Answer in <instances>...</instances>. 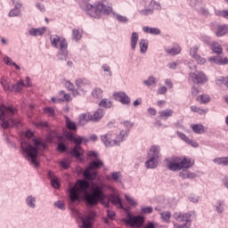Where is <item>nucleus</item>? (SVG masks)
Wrapping results in <instances>:
<instances>
[{
  "instance_id": "1",
  "label": "nucleus",
  "mask_w": 228,
  "mask_h": 228,
  "mask_svg": "<svg viewBox=\"0 0 228 228\" xmlns=\"http://www.w3.org/2000/svg\"><path fill=\"white\" fill-rule=\"evenodd\" d=\"M102 167H104V163L96 159L90 162L86 168L83 171L82 175L84 179H77L74 185L69 184L68 188L69 200L70 204H80L81 203V193H86L90 183L88 181H95L97 179V171Z\"/></svg>"
},
{
  "instance_id": "29",
  "label": "nucleus",
  "mask_w": 228,
  "mask_h": 228,
  "mask_svg": "<svg viewBox=\"0 0 228 228\" xmlns=\"http://www.w3.org/2000/svg\"><path fill=\"white\" fill-rule=\"evenodd\" d=\"M83 148L81 146L75 145L73 149L69 151V154L73 156V158H81L83 156Z\"/></svg>"
},
{
  "instance_id": "30",
  "label": "nucleus",
  "mask_w": 228,
  "mask_h": 228,
  "mask_svg": "<svg viewBox=\"0 0 228 228\" xmlns=\"http://www.w3.org/2000/svg\"><path fill=\"white\" fill-rule=\"evenodd\" d=\"M25 202L28 208H30V209H35V208H37V198L33 195H28L25 199Z\"/></svg>"
},
{
  "instance_id": "63",
  "label": "nucleus",
  "mask_w": 228,
  "mask_h": 228,
  "mask_svg": "<svg viewBox=\"0 0 228 228\" xmlns=\"http://www.w3.org/2000/svg\"><path fill=\"white\" fill-rule=\"evenodd\" d=\"M196 61H197V63L199 64V65H205V63H206V58H204V57H202V56H200V55H199L198 57H196L195 59H194Z\"/></svg>"
},
{
  "instance_id": "28",
  "label": "nucleus",
  "mask_w": 228,
  "mask_h": 228,
  "mask_svg": "<svg viewBox=\"0 0 228 228\" xmlns=\"http://www.w3.org/2000/svg\"><path fill=\"white\" fill-rule=\"evenodd\" d=\"M216 85H217V86H220V88H225V90H227L228 77H219L217 79H216Z\"/></svg>"
},
{
  "instance_id": "51",
  "label": "nucleus",
  "mask_w": 228,
  "mask_h": 228,
  "mask_svg": "<svg viewBox=\"0 0 228 228\" xmlns=\"http://www.w3.org/2000/svg\"><path fill=\"white\" fill-rule=\"evenodd\" d=\"M190 56L194 60L199 56V46L195 45L190 49Z\"/></svg>"
},
{
  "instance_id": "20",
  "label": "nucleus",
  "mask_w": 228,
  "mask_h": 228,
  "mask_svg": "<svg viewBox=\"0 0 228 228\" xmlns=\"http://www.w3.org/2000/svg\"><path fill=\"white\" fill-rule=\"evenodd\" d=\"M64 118H65L66 128L69 131H73V133H76V131H77V123L71 121L69 116H64Z\"/></svg>"
},
{
  "instance_id": "57",
  "label": "nucleus",
  "mask_w": 228,
  "mask_h": 228,
  "mask_svg": "<svg viewBox=\"0 0 228 228\" xmlns=\"http://www.w3.org/2000/svg\"><path fill=\"white\" fill-rule=\"evenodd\" d=\"M35 126L37 129H42V127H49V123L47 121H39Z\"/></svg>"
},
{
  "instance_id": "49",
  "label": "nucleus",
  "mask_w": 228,
  "mask_h": 228,
  "mask_svg": "<svg viewBox=\"0 0 228 228\" xmlns=\"http://www.w3.org/2000/svg\"><path fill=\"white\" fill-rule=\"evenodd\" d=\"M83 35H81V32H79L78 29L74 28L72 30V38L76 40V42H79L81 40Z\"/></svg>"
},
{
  "instance_id": "8",
  "label": "nucleus",
  "mask_w": 228,
  "mask_h": 228,
  "mask_svg": "<svg viewBox=\"0 0 228 228\" xmlns=\"http://www.w3.org/2000/svg\"><path fill=\"white\" fill-rule=\"evenodd\" d=\"M126 138H127V132H124V130L119 132V134L116 139H113V134L110 132L101 135V140L105 147H115V145L118 146L126 140Z\"/></svg>"
},
{
  "instance_id": "10",
  "label": "nucleus",
  "mask_w": 228,
  "mask_h": 228,
  "mask_svg": "<svg viewBox=\"0 0 228 228\" xmlns=\"http://www.w3.org/2000/svg\"><path fill=\"white\" fill-rule=\"evenodd\" d=\"M75 85L77 89L74 91L73 95H79V94L85 95L88 92V88H90V80L78 78L76 80Z\"/></svg>"
},
{
  "instance_id": "7",
  "label": "nucleus",
  "mask_w": 228,
  "mask_h": 228,
  "mask_svg": "<svg viewBox=\"0 0 228 228\" xmlns=\"http://www.w3.org/2000/svg\"><path fill=\"white\" fill-rule=\"evenodd\" d=\"M50 42L52 47L59 49L57 58L61 61L67 60V57L69 56V43L67 42V39H61L60 36L54 35L50 37Z\"/></svg>"
},
{
  "instance_id": "17",
  "label": "nucleus",
  "mask_w": 228,
  "mask_h": 228,
  "mask_svg": "<svg viewBox=\"0 0 228 228\" xmlns=\"http://www.w3.org/2000/svg\"><path fill=\"white\" fill-rule=\"evenodd\" d=\"M213 29H216L215 31L216 37H224V35H227L228 33V25L227 24L218 25V24L213 23Z\"/></svg>"
},
{
  "instance_id": "52",
  "label": "nucleus",
  "mask_w": 228,
  "mask_h": 228,
  "mask_svg": "<svg viewBox=\"0 0 228 228\" xmlns=\"http://www.w3.org/2000/svg\"><path fill=\"white\" fill-rule=\"evenodd\" d=\"M99 106H101L102 108H111L113 104L111 103V101H108V99H102L100 102Z\"/></svg>"
},
{
  "instance_id": "27",
  "label": "nucleus",
  "mask_w": 228,
  "mask_h": 228,
  "mask_svg": "<svg viewBox=\"0 0 228 228\" xmlns=\"http://www.w3.org/2000/svg\"><path fill=\"white\" fill-rule=\"evenodd\" d=\"M104 117V110L98 109L94 114H91L92 122H99Z\"/></svg>"
},
{
  "instance_id": "21",
  "label": "nucleus",
  "mask_w": 228,
  "mask_h": 228,
  "mask_svg": "<svg viewBox=\"0 0 228 228\" xmlns=\"http://www.w3.org/2000/svg\"><path fill=\"white\" fill-rule=\"evenodd\" d=\"M90 120L92 121V114L90 112L83 113L78 117V124L80 126H86Z\"/></svg>"
},
{
  "instance_id": "22",
  "label": "nucleus",
  "mask_w": 228,
  "mask_h": 228,
  "mask_svg": "<svg viewBox=\"0 0 228 228\" xmlns=\"http://www.w3.org/2000/svg\"><path fill=\"white\" fill-rule=\"evenodd\" d=\"M159 152H161V148L159 145H152L150 149L148 156L149 158H154L156 159H159Z\"/></svg>"
},
{
  "instance_id": "34",
  "label": "nucleus",
  "mask_w": 228,
  "mask_h": 228,
  "mask_svg": "<svg viewBox=\"0 0 228 228\" xmlns=\"http://www.w3.org/2000/svg\"><path fill=\"white\" fill-rule=\"evenodd\" d=\"M138 38H139L138 34L136 32H133L130 39V45H131L132 51H134V49H136V45L138 44Z\"/></svg>"
},
{
  "instance_id": "32",
  "label": "nucleus",
  "mask_w": 228,
  "mask_h": 228,
  "mask_svg": "<svg viewBox=\"0 0 228 228\" xmlns=\"http://www.w3.org/2000/svg\"><path fill=\"white\" fill-rule=\"evenodd\" d=\"M215 165H221V167H228V156L227 157H217L213 159Z\"/></svg>"
},
{
  "instance_id": "47",
  "label": "nucleus",
  "mask_w": 228,
  "mask_h": 228,
  "mask_svg": "<svg viewBox=\"0 0 228 228\" xmlns=\"http://www.w3.org/2000/svg\"><path fill=\"white\" fill-rule=\"evenodd\" d=\"M225 205L224 204V201L222 200H217L216 201V213H218L219 215H222V213H224V207Z\"/></svg>"
},
{
  "instance_id": "44",
  "label": "nucleus",
  "mask_w": 228,
  "mask_h": 228,
  "mask_svg": "<svg viewBox=\"0 0 228 228\" xmlns=\"http://www.w3.org/2000/svg\"><path fill=\"white\" fill-rule=\"evenodd\" d=\"M4 92H10L12 86H10V83H8V79L6 77H2L0 81Z\"/></svg>"
},
{
  "instance_id": "41",
  "label": "nucleus",
  "mask_w": 228,
  "mask_h": 228,
  "mask_svg": "<svg viewBox=\"0 0 228 228\" xmlns=\"http://www.w3.org/2000/svg\"><path fill=\"white\" fill-rule=\"evenodd\" d=\"M142 83L145 86H148V88H149V87L156 85V83H158V79L156 77L151 76L148 77V79L143 80Z\"/></svg>"
},
{
  "instance_id": "11",
  "label": "nucleus",
  "mask_w": 228,
  "mask_h": 228,
  "mask_svg": "<svg viewBox=\"0 0 228 228\" xmlns=\"http://www.w3.org/2000/svg\"><path fill=\"white\" fill-rule=\"evenodd\" d=\"M145 219L142 216H134L131 213L126 215V218L124 219L126 225H130V227H142L143 225Z\"/></svg>"
},
{
  "instance_id": "61",
  "label": "nucleus",
  "mask_w": 228,
  "mask_h": 228,
  "mask_svg": "<svg viewBox=\"0 0 228 228\" xmlns=\"http://www.w3.org/2000/svg\"><path fill=\"white\" fill-rule=\"evenodd\" d=\"M60 167L67 170L70 167V160H61L60 162Z\"/></svg>"
},
{
  "instance_id": "62",
  "label": "nucleus",
  "mask_w": 228,
  "mask_h": 228,
  "mask_svg": "<svg viewBox=\"0 0 228 228\" xmlns=\"http://www.w3.org/2000/svg\"><path fill=\"white\" fill-rule=\"evenodd\" d=\"M5 140L8 147H11L12 149H17V143H15L13 141H11L10 137H6Z\"/></svg>"
},
{
  "instance_id": "43",
  "label": "nucleus",
  "mask_w": 228,
  "mask_h": 228,
  "mask_svg": "<svg viewBox=\"0 0 228 228\" xmlns=\"http://www.w3.org/2000/svg\"><path fill=\"white\" fill-rule=\"evenodd\" d=\"M159 215L163 222H166L167 224H170V218H172V213L170 211L160 212Z\"/></svg>"
},
{
  "instance_id": "5",
  "label": "nucleus",
  "mask_w": 228,
  "mask_h": 228,
  "mask_svg": "<svg viewBox=\"0 0 228 228\" xmlns=\"http://www.w3.org/2000/svg\"><path fill=\"white\" fill-rule=\"evenodd\" d=\"M17 109L13 106L0 104V126L2 129H10V127H19L20 119L15 117Z\"/></svg>"
},
{
  "instance_id": "35",
  "label": "nucleus",
  "mask_w": 228,
  "mask_h": 228,
  "mask_svg": "<svg viewBox=\"0 0 228 228\" xmlns=\"http://www.w3.org/2000/svg\"><path fill=\"white\" fill-rule=\"evenodd\" d=\"M122 173L113 172L110 174V177H108L109 181H114V183H122Z\"/></svg>"
},
{
  "instance_id": "12",
  "label": "nucleus",
  "mask_w": 228,
  "mask_h": 228,
  "mask_svg": "<svg viewBox=\"0 0 228 228\" xmlns=\"http://www.w3.org/2000/svg\"><path fill=\"white\" fill-rule=\"evenodd\" d=\"M14 8L11 9L8 17H20L22 15V2L20 0H11Z\"/></svg>"
},
{
  "instance_id": "48",
  "label": "nucleus",
  "mask_w": 228,
  "mask_h": 228,
  "mask_svg": "<svg viewBox=\"0 0 228 228\" xmlns=\"http://www.w3.org/2000/svg\"><path fill=\"white\" fill-rule=\"evenodd\" d=\"M191 110L194 113H199V115H206L208 113V110L197 106H191Z\"/></svg>"
},
{
  "instance_id": "60",
  "label": "nucleus",
  "mask_w": 228,
  "mask_h": 228,
  "mask_svg": "<svg viewBox=\"0 0 228 228\" xmlns=\"http://www.w3.org/2000/svg\"><path fill=\"white\" fill-rule=\"evenodd\" d=\"M174 227L175 228H190V227H191V223H183L182 224H179L177 223H175Z\"/></svg>"
},
{
  "instance_id": "45",
  "label": "nucleus",
  "mask_w": 228,
  "mask_h": 228,
  "mask_svg": "<svg viewBox=\"0 0 228 228\" xmlns=\"http://www.w3.org/2000/svg\"><path fill=\"white\" fill-rule=\"evenodd\" d=\"M197 101L200 102V104H208L211 99L209 98V95L208 94H201L200 96L197 97Z\"/></svg>"
},
{
  "instance_id": "6",
  "label": "nucleus",
  "mask_w": 228,
  "mask_h": 228,
  "mask_svg": "<svg viewBox=\"0 0 228 228\" xmlns=\"http://www.w3.org/2000/svg\"><path fill=\"white\" fill-rule=\"evenodd\" d=\"M164 163L171 172H179V170L191 168L193 167V163H191V159H188L184 157L181 159V157L173 155L169 158L164 159Z\"/></svg>"
},
{
  "instance_id": "53",
  "label": "nucleus",
  "mask_w": 228,
  "mask_h": 228,
  "mask_svg": "<svg viewBox=\"0 0 228 228\" xmlns=\"http://www.w3.org/2000/svg\"><path fill=\"white\" fill-rule=\"evenodd\" d=\"M116 19L118 21L121 22L122 24H126L129 22V19L127 17L120 14H116Z\"/></svg>"
},
{
  "instance_id": "16",
  "label": "nucleus",
  "mask_w": 228,
  "mask_h": 228,
  "mask_svg": "<svg viewBox=\"0 0 228 228\" xmlns=\"http://www.w3.org/2000/svg\"><path fill=\"white\" fill-rule=\"evenodd\" d=\"M95 217V212L91 211L86 217H82L81 228H92L94 225V218Z\"/></svg>"
},
{
  "instance_id": "15",
  "label": "nucleus",
  "mask_w": 228,
  "mask_h": 228,
  "mask_svg": "<svg viewBox=\"0 0 228 228\" xmlns=\"http://www.w3.org/2000/svg\"><path fill=\"white\" fill-rule=\"evenodd\" d=\"M64 136L69 142L75 143V145H77V147H81V143H83V140H85V138L79 135L76 137L72 132H67L64 134Z\"/></svg>"
},
{
  "instance_id": "24",
  "label": "nucleus",
  "mask_w": 228,
  "mask_h": 228,
  "mask_svg": "<svg viewBox=\"0 0 228 228\" xmlns=\"http://www.w3.org/2000/svg\"><path fill=\"white\" fill-rule=\"evenodd\" d=\"M45 31H47V28L45 27H42L39 28H32L28 30V35H30V37H42V35H44Z\"/></svg>"
},
{
  "instance_id": "26",
  "label": "nucleus",
  "mask_w": 228,
  "mask_h": 228,
  "mask_svg": "<svg viewBox=\"0 0 228 228\" xmlns=\"http://www.w3.org/2000/svg\"><path fill=\"white\" fill-rule=\"evenodd\" d=\"M174 116V110L172 109H166L164 110L159 111V117L160 118H163L164 120H167L170 118V117Z\"/></svg>"
},
{
  "instance_id": "31",
  "label": "nucleus",
  "mask_w": 228,
  "mask_h": 228,
  "mask_svg": "<svg viewBox=\"0 0 228 228\" xmlns=\"http://www.w3.org/2000/svg\"><path fill=\"white\" fill-rule=\"evenodd\" d=\"M143 33H148L150 35H161V30L158 28H151L145 26L142 28Z\"/></svg>"
},
{
  "instance_id": "3",
  "label": "nucleus",
  "mask_w": 228,
  "mask_h": 228,
  "mask_svg": "<svg viewBox=\"0 0 228 228\" xmlns=\"http://www.w3.org/2000/svg\"><path fill=\"white\" fill-rule=\"evenodd\" d=\"M104 184H94L93 188L87 192H80L84 195L81 196V200H85L86 206L89 208H95L99 204H102L104 208H110V199L105 201L106 199V192H104Z\"/></svg>"
},
{
  "instance_id": "18",
  "label": "nucleus",
  "mask_w": 228,
  "mask_h": 228,
  "mask_svg": "<svg viewBox=\"0 0 228 228\" xmlns=\"http://www.w3.org/2000/svg\"><path fill=\"white\" fill-rule=\"evenodd\" d=\"M208 61H210V63H215L216 65H228V58H222L220 55L209 57Z\"/></svg>"
},
{
  "instance_id": "40",
  "label": "nucleus",
  "mask_w": 228,
  "mask_h": 228,
  "mask_svg": "<svg viewBox=\"0 0 228 228\" xmlns=\"http://www.w3.org/2000/svg\"><path fill=\"white\" fill-rule=\"evenodd\" d=\"M139 47L141 53H147V49H149V41H147V39H141L139 43Z\"/></svg>"
},
{
  "instance_id": "50",
  "label": "nucleus",
  "mask_w": 228,
  "mask_h": 228,
  "mask_svg": "<svg viewBox=\"0 0 228 228\" xmlns=\"http://www.w3.org/2000/svg\"><path fill=\"white\" fill-rule=\"evenodd\" d=\"M44 112L48 116V117H56V112L54 111V108L53 107H45L44 109Z\"/></svg>"
},
{
  "instance_id": "55",
  "label": "nucleus",
  "mask_w": 228,
  "mask_h": 228,
  "mask_svg": "<svg viewBox=\"0 0 228 228\" xmlns=\"http://www.w3.org/2000/svg\"><path fill=\"white\" fill-rule=\"evenodd\" d=\"M198 13H200V15H202L203 17H209V10H208V8L205 7H201L198 10Z\"/></svg>"
},
{
  "instance_id": "23",
  "label": "nucleus",
  "mask_w": 228,
  "mask_h": 228,
  "mask_svg": "<svg viewBox=\"0 0 228 228\" xmlns=\"http://www.w3.org/2000/svg\"><path fill=\"white\" fill-rule=\"evenodd\" d=\"M24 86H26V83H24V80L20 79L16 84L11 86L10 92H13L14 94H19L22 91V88H24Z\"/></svg>"
},
{
  "instance_id": "33",
  "label": "nucleus",
  "mask_w": 228,
  "mask_h": 228,
  "mask_svg": "<svg viewBox=\"0 0 228 228\" xmlns=\"http://www.w3.org/2000/svg\"><path fill=\"white\" fill-rule=\"evenodd\" d=\"M61 140H63V137L60 136L59 137V142L57 144L56 149H57L58 152H61V153L67 152L69 151V147Z\"/></svg>"
},
{
  "instance_id": "64",
  "label": "nucleus",
  "mask_w": 228,
  "mask_h": 228,
  "mask_svg": "<svg viewBox=\"0 0 228 228\" xmlns=\"http://www.w3.org/2000/svg\"><path fill=\"white\" fill-rule=\"evenodd\" d=\"M125 199L126 200V202L129 204V206H136V201L134 200V199H132L131 197L126 195Z\"/></svg>"
},
{
  "instance_id": "56",
  "label": "nucleus",
  "mask_w": 228,
  "mask_h": 228,
  "mask_svg": "<svg viewBox=\"0 0 228 228\" xmlns=\"http://www.w3.org/2000/svg\"><path fill=\"white\" fill-rule=\"evenodd\" d=\"M55 208H58V209H61V211H65V203L62 200H58L53 203Z\"/></svg>"
},
{
  "instance_id": "19",
  "label": "nucleus",
  "mask_w": 228,
  "mask_h": 228,
  "mask_svg": "<svg viewBox=\"0 0 228 228\" xmlns=\"http://www.w3.org/2000/svg\"><path fill=\"white\" fill-rule=\"evenodd\" d=\"M109 200L114 206H118L119 209H124V205L122 204V200L120 199V196L116 194H110Z\"/></svg>"
},
{
  "instance_id": "58",
  "label": "nucleus",
  "mask_w": 228,
  "mask_h": 228,
  "mask_svg": "<svg viewBox=\"0 0 228 228\" xmlns=\"http://www.w3.org/2000/svg\"><path fill=\"white\" fill-rule=\"evenodd\" d=\"M200 40L203 42V44H206L207 45H209V44H211V37H209V36L202 35L200 37Z\"/></svg>"
},
{
  "instance_id": "14",
  "label": "nucleus",
  "mask_w": 228,
  "mask_h": 228,
  "mask_svg": "<svg viewBox=\"0 0 228 228\" xmlns=\"http://www.w3.org/2000/svg\"><path fill=\"white\" fill-rule=\"evenodd\" d=\"M174 217L176 222H183V224H191V213H175Z\"/></svg>"
},
{
  "instance_id": "39",
  "label": "nucleus",
  "mask_w": 228,
  "mask_h": 228,
  "mask_svg": "<svg viewBox=\"0 0 228 228\" xmlns=\"http://www.w3.org/2000/svg\"><path fill=\"white\" fill-rule=\"evenodd\" d=\"M166 51L167 54H171V56H175L181 53V46L175 45L172 48H167Z\"/></svg>"
},
{
  "instance_id": "42",
  "label": "nucleus",
  "mask_w": 228,
  "mask_h": 228,
  "mask_svg": "<svg viewBox=\"0 0 228 228\" xmlns=\"http://www.w3.org/2000/svg\"><path fill=\"white\" fill-rule=\"evenodd\" d=\"M193 133L197 134H202L205 133L204 126L202 125L195 124L191 126Z\"/></svg>"
},
{
  "instance_id": "46",
  "label": "nucleus",
  "mask_w": 228,
  "mask_h": 228,
  "mask_svg": "<svg viewBox=\"0 0 228 228\" xmlns=\"http://www.w3.org/2000/svg\"><path fill=\"white\" fill-rule=\"evenodd\" d=\"M123 126L124 127H126V130H123V131L126 133L127 136H129V131H131V128L134 127V123L126 120L123 122Z\"/></svg>"
},
{
  "instance_id": "59",
  "label": "nucleus",
  "mask_w": 228,
  "mask_h": 228,
  "mask_svg": "<svg viewBox=\"0 0 228 228\" xmlns=\"http://www.w3.org/2000/svg\"><path fill=\"white\" fill-rule=\"evenodd\" d=\"M141 211L143 215H151V213L154 211V208H152V207H143L141 208Z\"/></svg>"
},
{
  "instance_id": "37",
  "label": "nucleus",
  "mask_w": 228,
  "mask_h": 228,
  "mask_svg": "<svg viewBox=\"0 0 228 228\" xmlns=\"http://www.w3.org/2000/svg\"><path fill=\"white\" fill-rule=\"evenodd\" d=\"M102 89L101 87H95L92 90L91 95L94 99H102Z\"/></svg>"
},
{
  "instance_id": "9",
  "label": "nucleus",
  "mask_w": 228,
  "mask_h": 228,
  "mask_svg": "<svg viewBox=\"0 0 228 228\" xmlns=\"http://www.w3.org/2000/svg\"><path fill=\"white\" fill-rule=\"evenodd\" d=\"M189 79L194 83V85H198L199 86H202L206 85L208 81H209V77L204 71L196 70L195 72L189 73Z\"/></svg>"
},
{
  "instance_id": "2",
  "label": "nucleus",
  "mask_w": 228,
  "mask_h": 228,
  "mask_svg": "<svg viewBox=\"0 0 228 228\" xmlns=\"http://www.w3.org/2000/svg\"><path fill=\"white\" fill-rule=\"evenodd\" d=\"M33 145L29 142V140H20V149L22 150L23 156H27L28 161H30L31 165H34L36 168L40 167V162L37 159L38 158V152L40 151H45L47 144L42 142L40 138L32 139Z\"/></svg>"
},
{
  "instance_id": "38",
  "label": "nucleus",
  "mask_w": 228,
  "mask_h": 228,
  "mask_svg": "<svg viewBox=\"0 0 228 228\" xmlns=\"http://www.w3.org/2000/svg\"><path fill=\"white\" fill-rule=\"evenodd\" d=\"M150 159L145 162L146 168H156L158 167V159L149 157Z\"/></svg>"
},
{
  "instance_id": "13",
  "label": "nucleus",
  "mask_w": 228,
  "mask_h": 228,
  "mask_svg": "<svg viewBox=\"0 0 228 228\" xmlns=\"http://www.w3.org/2000/svg\"><path fill=\"white\" fill-rule=\"evenodd\" d=\"M113 97L115 101L121 102V104H125L126 106H129V104H131V98L125 92L114 93Z\"/></svg>"
},
{
  "instance_id": "54",
  "label": "nucleus",
  "mask_w": 228,
  "mask_h": 228,
  "mask_svg": "<svg viewBox=\"0 0 228 228\" xmlns=\"http://www.w3.org/2000/svg\"><path fill=\"white\" fill-rule=\"evenodd\" d=\"M51 185L53 188H55V190H58L60 186H61V183H60V180H58L57 177L51 180Z\"/></svg>"
},
{
  "instance_id": "36",
  "label": "nucleus",
  "mask_w": 228,
  "mask_h": 228,
  "mask_svg": "<svg viewBox=\"0 0 228 228\" xmlns=\"http://www.w3.org/2000/svg\"><path fill=\"white\" fill-rule=\"evenodd\" d=\"M179 176L182 179H195V177H197V175L195 173H191L190 171H181L179 173Z\"/></svg>"
},
{
  "instance_id": "25",
  "label": "nucleus",
  "mask_w": 228,
  "mask_h": 228,
  "mask_svg": "<svg viewBox=\"0 0 228 228\" xmlns=\"http://www.w3.org/2000/svg\"><path fill=\"white\" fill-rule=\"evenodd\" d=\"M210 49L214 54H217V56H220L224 53V48H222V45L218 42H212L210 45Z\"/></svg>"
},
{
  "instance_id": "4",
  "label": "nucleus",
  "mask_w": 228,
  "mask_h": 228,
  "mask_svg": "<svg viewBox=\"0 0 228 228\" xmlns=\"http://www.w3.org/2000/svg\"><path fill=\"white\" fill-rule=\"evenodd\" d=\"M79 6L86 15L93 17V19H100L102 15H110V13H113L111 4L107 0L96 2L94 4H91L86 1H82L79 3Z\"/></svg>"
}]
</instances>
